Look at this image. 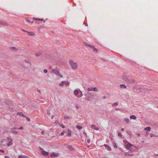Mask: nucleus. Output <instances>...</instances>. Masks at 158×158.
<instances>
[{
  "mask_svg": "<svg viewBox=\"0 0 158 158\" xmlns=\"http://www.w3.org/2000/svg\"><path fill=\"white\" fill-rule=\"evenodd\" d=\"M28 34L30 36H33L35 35V34L34 33L32 32H27Z\"/></svg>",
  "mask_w": 158,
  "mask_h": 158,
  "instance_id": "obj_16",
  "label": "nucleus"
},
{
  "mask_svg": "<svg viewBox=\"0 0 158 158\" xmlns=\"http://www.w3.org/2000/svg\"><path fill=\"white\" fill-rule=\"evenodd\" d=\"M7 143V141L6 139H3L1 141V145L2 146H5Z\"/></svg>",
  "mask_w": 158,
  "mask_h": 158,
  "instance_id": "obj_6",
  "label": "nucleus"
},
{
  "mask_svg": "<svg viewBox=\"0 0 158 158\" xmlns=\"http://www.w3.org/2000/svg\"><path fill=\"white\" fill-rule=\"evenodd\" d=\"M115 110H120V111H121L122 110V109H121V108H116L115 109Z\"/></svg>",
  "mask_w": 158,
  "mask_h": 158,
  "instance_id": "obj_37",
  "label": "nucleus"
},
{
  "mask_svg": "<svg viewBox=\"0 0 158 158\" xmlns=\"http://www.w3.org/2000/svg\"><path fill=\"white\" fill-rule=\"evenodd\" d=\"M19 129V130H22L23 129V127H20L18 128Z\"/></svg>",
  "mask_w": 158,
  "mask_h": 158,
  "instance_id": "obj_49",
  "label": "nucleus"
},
{
  "mask_svg": "<svg viewBox=\"0 0 158 158\" xmlns=\"http://www.w3.org/2000/svg\"><path fill=\"white\" fill-rule=\"evenodd\" d=\"M90 139H88L87 140V142L88 143H89L90 142Z\"/></svg>",
  "mask_w": 158,
  "mask_h": 158,
  "instance_id": "obj_52",
  "label": "nucleus"
},
{
  "mask_svg": "<svg viewBox=\"0 0 158 158\" xmlns=\"http://www.w3.org/2000/svg\"><path fill=\"white\" fill-rule=\"evenodd\" d=\"M84 44H85V45L86 46H87V47H90V45H89V44H87V43H84Z\"/></svg>",
  "mask_w": 158,
  "mask_h": 158,
  "instance_id": "obj_34",
  "label": "nucleus"
},
{
  "mask_svg": "<svg viewBox=\"0 0 158 158\" xmlns=\"http://www.w3.org/2000/svg\"><path fill=\"white\" fill-rule=\"evenodd\" d=\"M104 146L106 148V147H108L109 146L107 144H105L104 145Z\"/></svg>",
  "mask_w": 158,
  "mask_h": 158,
  "instance_id": "obj_53",
  "label": "nucleus"
},
{
  "mask_svg": "<svg viewBox=\"0 0 158 158\" xmlns=\"http://www.w3.org/2000/svg\"><path fill=\"white\" fill-rule=\"evenodd\" d=\"M17 129V128L16 127H14V128H12L11 129H13V130H14L15 129Z\"/></svg>",
  "mask_w": 158,
  "mask_h": 158,
  "instance_id": "obj_61",
  "label": "nucleus"
},
{
  "mask_svg": "<svg viewBox=\"0 0 158 158\" xmlns=\"http://www.w3.org/2000/svg\"><path fill=\"white\" fill-rule=\"evenodd\" d=\"M64 132H62L61 133V135H64Z\"/></svg>",
  "mask_w": 158,
  "mask_h": 158,
  "instance_id": "obj_64",
  "label": "nucleus"
},
{
  "mask_svg": "<svg viewBox=\"0 0 158 158\" xmlns=\"http://www.w3.org/2000/svg\"><path fill=\"white\" fill-rule=\"evenodd\" d=\"M124 121L127 123H128L129 122V120L128 118H126L124 119Z\"/></svg>",
  "mask_w": 158,
  "mask_h": 158,
  "instance_id": "obj_19",
  "label": "nucleus"
},
{
  "mask_svg": "<svg viewBox=\"0 0 158 158\" xmlns=\"http://www.w3.org/2000/svg\"><path fill=\"white\" fill-rule=\"evenodd\" d=\"M64 84H65L66 85H69V82L67 81H64Z\"/></svg>",
  "mask_w": 158,
  "mask_h": 158,
  "instance_id": "obj_27",
  "label": "nucleus"
},
{
  "mask_svg": "<svg viewBox=\"0 0 158 158\" xmlns=\"http://www.w3.org/2000/svg\"><path fill=\"white\" fill-rule=\"evenodd\" d=\"M0 24H1L2 25L6 26H8V24L7 23V22L5 21H3L0 22Z\"/></svg>",
  "mask_w": 158,
  "mask_h": 158,
  "instance_id": "obj_7",
  "label": "nucleus"
},
{
  "mask_svg": "<svg viewBox=\"0 0 158 158\" xmlns=\"http://www.w3.org/2000/svg\"><path fill=\"white\" fill-rule=\"evenodd\" d=\"M67 147L70 150L72 151L74 150V148H73V147L70 145H68L67 146Z\"/></svg>",
  "mask_w": 158,
  "mask_h": 158,
  "instance_id": "obj_15",
  "label": "nucleus"
},
{
  "mask_svg": "<svg viewBox=\"0 0 158 158\" xmlns=\"http://www.w3.org/2000/svg\"><path fill=\"white\" fill-rule=\"evenodd\" d=\"M69 63L73 69L75 70L77 69L78 67L77 64L74 62L72 60H71L69 61Z\"/></svg>",
  "mask_w": 158,
  "mask_h": 158,
  "instance_id": "obj_1",
  "label": "nucleus"
},
{
  "mask_svg": "<svg viewBox=\"0 0 158 158\" xmlns=\"http://www.w3.org/2000/svg\"><path fill=\"white\" fill-rule=\"evenodd\" d=\"M76 128L79 130H81L82 128V127L81 126L77 125L76 126Z\"/></svg>",
  "mask_w": 158,
  "mask_h": 158,
  "instance_id": "obj_28",
  "label": "nucleus"
},
{
  "mask_svg": "<svg viewBox=\"0 0 158 158\" xmlns=\"http://www.w3.org/2000/svg\"><path fill=\"white\" fill-rule=\"evenodd\" d=\"M79 91H80V90L79 89H75L73 92H74V95L76 96H77L78 94V92H79Z\"/></svg>",
  "mask_w": 158,
  "mask_h": 158,
  "instance_id": "obj_10",
  "label": "nucleus"
},
{
  "mask_svg": "<svg viewBox=\"0 0 158 158\" xmlns=\"http://www.w3.org/2000/svg\"><path fill=\"white\" fill-rule=\"evenodd\" d=\"M6 104L9 105L11 103L10 101L9 100H6L5 102Z\"/></svg>",
  "mask_w": 158,
  "mask_h": 158,
  "instance_id": "obj_18",
  "label": "nucleus"
},
{
  "mask_svg": "<svg viewBox=\"0 0 158 158\" xmlns=\"http://www.w3.org/2000/svg\"><path fill=\"white\" fill-rule=\"evenodd\" d=\"M89 94L91 95V96L92 97H94V95L91 93H89Z\"/></svg>",
  "mask_w": 158,
  "mask_h": 158,
  "instance_id": "obj_51",
  "label": "nucleus"
},
{
  "mask_svg": "<svg viewBox=\"0 0 158 158\" xmlns=\"http://www.w3.org/2000/svg\"><path fill=\"white\" fill-rule=\"evenodd\" d=\"M11 132L13 134H17L18 133V132L15 130L11 129Z\"/></svg>",
  "mask_w": 158,
  "mask_h": 158,
  "instance_id": "obj_21",
  "label": "nucleus"
},
{
  "mask_svg": "<svg viewBox=\"0 0 158 158\" xmlns=\"http://www.w3.org/2000/svg\"><path fill=\"white\" fill-rule=\"evenodd\" d=\"M118 102H115L114 103L113 105H112V106H114V105L115 106H117L118 105Z\"/></svg>",
  "mask_w": 158,
  "mask_h": 158,
  "instance_id": "obj_36",
  "label": "nucleus"
},
{
  "mask_svg": "<svg viewBox=\"0 0 158 158\" xmlns=\"http://www.w3.org/2000/svg\"><path fill=\"white\" fill-rule=\"evenodd\" d=\"M41 134L43 135H44V131H42L41 132Z\"/></svg>",
  "mask_w": 158,
  "mask_h": 158,
  "instance_id": "obj_56",
  "label": "nucleus"
},
{
  "mask_svg": "<svg viewBox=\"0 0 158 158\" xmlns=\"http://www.w3.org/2000/svg\"><path fill=\"white\" fill-rule=\"evenodd\" d=\"M38 20H40V21H43L44 20L43 19H37Z\"/></svg>",
  "mask_w": 158,
  "mask_h": 158,
  "instance_id": "obj_48",
  "label": "nucleus"
},
{
  "mask_svg": "<svg viewBox=\"0 0 158 158\" xmlns=\"http://www.w3.org/2000/svg\"><path fill=\"white\" fill-rule=\"evenodd\" d=\"M129 77H130L126 73H124L122 77V79L126 83Z\"/></svg>",
  "mask_w": 158,
  "mask_h": 158,
  "instance_id": "obj_2",
  "label": "nucleus"
},
{
  "mask_svg": "<svg viewBox=\"0 0 158 158\" xmlns=\"http://www.w3.org/2000/svg\"><path fill=\"white\" fill-rule=\"evenodd\" d=\"M94 49L93 50L94 51L97 52L98 51V50L97 49H96L95 47H94Z\"/></svg>",
  "mask_w": 158,
  "mask_h": 158,
  "instance_id": "obj_43",
  "label": "nucleus"
},
{
  "mask_svg": "<svg viewBox=\"0 0 158 158\" xmlns=\"http://www.w3.org/2000/svg\"><path fill=\"white\" fill-rule=\"evenodd\" d=\"M17 114L23 117H26V116L22 112H18Z\"/></svg>",
  "mask_w": 158,
  "mask_h": 158,
  "instance_id": "obj_11",
  "label": "nucleus"
},
{
  "mask_svg": "<svg viewBox=\"0 0 158 158\" xmlns=\"http://www.w3.org/2000/svg\"><path fill=\"white\" fill-rule=\"evenodd\" d=\"M25 61L26 62H27V63H30V65H31V61L30 60H25Z\"/></svg>",
  "mask_w": 158,
  "mask_h": 158,
  "instance_id": "obj_32",
  "label": "nucleus"
},
{
  "mask_svg": "<svg viewBox=\"0 0 158 158\" xmlns=\"http://www.w3.org/2000/svg\"><path fill=\"white\" fill-rule=\"evenodd\" d=\"M130 119L134 120H135L136 119V117L134 115H131L130 116Z\"/></svg>",
  "mask_w": 158,
  "mask_h": 158,
  "instance_id": "obj_17",
  "label": "nucleus"
},
{
  "mask_svg": "<svg viewBox=\"0 0 158 158\" xmlns=\"http://www.w3.org/2000/svg\"><path fill=\"white\" fill-rule=\"evenodd\" d=\"M0 151L2 153L4 152V151L2 150H0Z\"/></svg>",
  "mask_w": 158,
  "mask_h": 158,
  "instance_id": "obj_58",
  "label": "nucleus"
},
{
  "mask_svg": "<svg viewBox=\"0 0 158 158\" xmlns=\"http://www.w3.org/2000/svg\"><path fill=\"white\" fill-rule=\"evenodd\" d=\"M124 155L125 156H132L133 155V154L130 152H128L125 153Z\"/></svg>",
  "mask_w": 158,
  "mask_h": 158,
  "instance_id": "obj_8",
  "label": "nucleus"
},
{
  "mask_svg": "<svg viewBox=\"0 0 158 158\" xmlns=\"http://www.w3.org/2000/svg\"><path fill=\"white\" fill-rule=\"evenodd\" d=\"M107 148H107L108 150L109 151L111 150V148L109 146Z\"/></svg>",
  "mask_w": 158,
  "mask_h": 158,
  "instance_id": "obj_46",
  "label": "nucleus"
},
{
  "mask_svg": "<svg viewBox=\"0 0 158 158\" xmlns=\"http://www.w3.org/2000/svg\"><path fill=\"white\" fill-rule=\"evenodd\" d=\"M5 158H9V156H5Z\"/></svg>",
  "mask_w": 158,
  "mask_h": 158,
  "instance_id": "obj_62",
  "label": "nucleus"
},
{
  "mask_svg": "<svg viewBox=\"0 0 158 158\" xmlns=\"http://www.w3.org/2000/svg\"><path fill=\"white\" fill-rule=\"evenodd\" d=\"M42 154L44 155H47L48 154V153L44 151H43L42 152Z\"/></svg>",
  "mask_w": 158,
  "mask_h": 158,
  "instance_id": "obj_20",
  "label": "nucleus"
},
{
  "mask_svg": "<svg viewBox=\"0 0 158 158\" xmlns=\"http://www.w3.org/2000/svg\"><path fill=\"white\" fill-rule=\"evenodd\" d=\"M26 118V119L28 121H30V118L28 117H27L26 116L25 117Z\"/></svg>",
  "mask_w": 158,
  "mask_h": 158,
  "instance_id": "obj_35",
  "label": "nucleus"
},
{
  "mask_svg": "<svg viewBox=\"0 0 158 158\" xmlns=\"http://www.w3.org/2000/svg\"><path fill=\"white\" fill-rule=\"evenodd\" d=\"M151 127H147L144 128V130L145 131L148 130L150 131L151 130Z\"/></svg>",
  "mask_w": 158,
  "mask_h": 158,
  "instance_id": "obj_23",
  "label": "nucleus"
},
{
  "mask_svg": "<svg viewBox=\"0 0 158 158\" xmlns=\"http://www.w3.org/2000/svg\"><path fill=\"white\" fill-rule=\"evenodd\" d=\"M118 135L120 137H121L122 136V135L120 132H119L118 133Z\"/></svg>",
  "mask_w": 158,
  "mask_h": 158,
  "instance_id": "obj_39",
  "label": "nucleus"
},
{
  "mask_svg": "<svg viewBox=\"0 0 158 158\" xmlns=\"http://www.w3.org/2000/svg\"><path fill=\"white\" fill-rule=\"evenodd\" d=\"M67 135L69 137L71 136V131L70 130H68V133Z\"/></svg>",
  "mask_w": 158,
  "mask_h": 158,
  "instance_id": "obj_24",
  "label": "nucleus"
},
{
  "mask_svg": "<svg viewBox=\"0 0 158 158\" xmlns=\"http://www.w3.org/2000/svg\"><path fill=\"white\" fill-rule=\"evenodd\" d=\"M83 133L84 134H85V135H86V136H87V133H86L85 132V131H84L83 132Z\"/></svg>",
  "mask_w": 158,
  "mask_h": 158,
  "instance_id": "obj_55",
  "label": "nucleus"
},
{
  "mask_svg": "<svg viewBox=\"0 0 158 158\" xmlns=\"http://www.w3.org/2000/svg\"><path fill=\"white\" fill-rule=\"evenodd\" d=\"M148 134H149L148 132L147 131L146 132V133L145 136H147L148 135Z\"/></svg>",
  "mask_w": 158,
  "mask_h": 158,
  "instance_id": "obj_50",
  "label": "nucleus"
},
{
  "mask_svg": "<svg viewBox=\"0 0 158 158\" xmlns=\"http://www.w3.org/2000/svg\"><path fill=\"white\" fill-rule=\"evenodd\" d=\"M64 118L66 119H69L70 118L68 116H65Z\"/></svg>",
  "mask_w": 158,
  "mask_h": 158,
  "instance_id": "obj_40",
  "label": "nucleus"
},
{
  "mask_svg": "<svg viewBox=\"0 0 158 158\" xmlns=\"http://www.w3.org/2000/svg\"><path fill=\"white\" fill-rule=\"evenodd\" d=\"M89 97H87L86 98H85V99H86V100H89Z\"/></svg>",
  "mask_w": 158,
  "mask_h": 158,
  "instance_id": "obj_60",
  "label": "nucleus"
},
{
  "mask_svg": "<svg viewBox=\"0 0 158 158\" xmlns=\"http://www.w3.org/2000/svg\"><path fill=\"white\" fill-rule=\"evenodd\" d=\"M22 30V31H23L26 32H27V31H25V30Z\"/></svg>",
  "mask_w": 158,
  "mask_h": 158,
  "instance_id": "obj_63",
  "label": "nucleus"
},
{
  "mask_svg": "<svg viewBox=\"0 0 158 158\" xmlns=\"http://www.w3.org/2000/svg\"><path fill=\"white\" fill-rule=\"evenodd\" d=\"M113 145L114 147L115 148H117V144H116V143H115L114 142L113 143Z\"/></svg>",
  "mask_w": 158,
  "mask_h": 158,
  "instance_id": "obj_29",
  "label": "nucleus"
},
{
  "mask_svg": "<svg viewBox=\"0 0 158 158\" xmlns=\"http://www.w3.org/2000/svg\"><path fill=\"white\" fill-rule=\"evenodd\" d=\"M132 146V144L130 143H128L126 146V148L127 150H129L130 148Z\"/></svg>",
  "mask_w": 158,
  "mask_h": 158,
  "instance_id": "obj_9",
  "label": "nucleus"
},
{
  "mask_svg": "<svg viewBox=\"0 0 158 158\" xmlns=\"http://www.w3.org/2000/svg\"><path fill=\"white\" fill-rule=\"evenodd\" d=\"M12 142H9L7 145L8 146H10L11 145H12Z\"/></svg>",
  "mask_w": 158,
  "mask_h": 158,
  "instance_id": "obj_38",
  "label": "nucleus"
},
{
  "mask_svg": "<svg viewBox=\"0 0 158 158\" xmlns=\"http://www.w3.org/2000/svg\"><path fill=\"white\" fill-rule=\"evenodd\" d=\"M119 86L122 89H126L127 88V86L123 84H120Z\"/></svg>",
  "mask_w": 158,
  "mask_h": 158,
  "instance_id": "obj_13",
  "label": "nucleus"
},
{
  "mask_svg": "<svg viewBox=\"0 0 158 158\" xmlns=\"http://www.w3.org/2000/svg\"><path fill=\"white\" fill-rule=\"evenodd\" d=\"M44 72L45 73H47L48 72V70L46 69H45L44 70Z\"/></svg>",
  "mask_w": 158,
  "mask_h": 158,
  "instance_id": "obj_44",
  "label": "nucleus"
},
{
  "mask_svg": "<svg viewBox=\"0 0 158 158\" xmlns=\"http://www.w3.org/2000/svg\"><path fill=\"white\" fill-rule=\"evenodd\" d=\"M10 49L15 51H16L18 50V49L16 48L15 47H11L10 48Z\"/></svg>",
  "mask_w": 158,
  "mask_h": 158,
  "instance_id": "obj_26",
  "label": "nucleus"
},
{
  "mask_svg": "<svg viewBox=\"0 0 158 158\" xmlns=\"http://www.w3.org/2000/svg\"><path fill=\"white\" fill-rule=\"evenodd\" d=\"M55 123L57 124H60L58 120H56L55 122Z\"/></svg>",
  "mask_w": 158,
  "mask_h": 158,
  "instance_id": "obj_33",
  "label": "nucleus"
},
{
  "mask_svg": "<svg viewBox=\"0 0 158 158\" xmlns=\"http://www.w3.org/2000/svg\"><path fill=\"white\" fill-rule=\"evenodd\" d=\"M90 47L93 49V48H94L95 47L94 46L91 45Z\"/></svg>",
  "mask_w": 158,
  "mask_h": 158,
  "instance_id": "obj_57",
  "label": "nucleus"
},
{
  "mask_svg": "<svg viewBox=\"0 0 158 158\" xmlns=\"http://www.w3.org/2000/svg\"><path fill=\"white\" fill-rule=\"evenodd\" d=\"M80 92H81V94H80V96L79 97H81L83 96V94H82V92L80 90Z\"/></svg>",
  "mask_w": 158,
  "mask_h": 158,
  "instance_id": "obj_45",
  "label": "nucleus"
},
{
  "mask_svg": "<svg viewBox=\"0 0 158 158\" xmlns=\"http://www.w3.org/2000/svg\"><path fill=\"white\" fill-rule=\"evenodd\" d=\"M7 140H8V141H9V142H12V139H11L10 138H9V137H8L7 138Z\"/></svg>",
  "mask_w": 158,
  "mask_h": 158,
  "instance_id": "obj_31",
  "label": "nucleus"
},
{
  "mask_svg": "<svg viewBox=\"0 0 158 158\" xmlns=\"http://www.w3.org/2000/svg\"><path fill=\"white\" fill-rule=\"evenodd\" d=\"M26 21L27 22H28V23H30V21L28 19H26Z\"/></svg>",
  "mask_w": 158,
  "mask_h": 158,
  "instance_id": "obj_54",
  "label": "nucleus"
},
{
  "mask_svg": "<svg viewBox=\"0 0 158 158\" xmlns=\"http://www.w3.org/2000/svg\"><path fill=\"white\" fill-rule=\"evenodd\" d=\"M41 54V52H38V53H36L35 54V55L37 56H40Z\"/></svg>",
  "mask_w": 158,
  "mask_h": 158,
  "instance_id": "obj_30",
  "label": "nucleus"
},
{
  "mask_svg": "<svg viewBox=\"0 0 158 158\" xmlns=\"http://www.w3.org/2000/svg\"><path fill=\"white\" fill-rule=\"evenodd\" d=\"M19 158H28V156L25 155H20L19 156Z\"/></svg>",
  "mask_w": 158,
  "mask_h": 158,
  "instance_id": "obj_14",
  "label": "nucleus"
},
{
  "mask_svg": "<svg viewBox=\"0 0 158 158\" xmlns=\"http://www.w3.org/2000/svg\"><path fill=\"white\" fill-rule=\"evenodd\" d=\"M91 127L92 128L98 131L99 130V128L98 127H95V126L93 124L91 125Z\"/></svg>",
  "mask_w": 158,
  "mask_h": 158,
  "instance_id": "obj_12",
  "label": "nucleus"
},
{
  "mask_svg": "<svg viewBox=\"0 0 158 158\" xmlns=\"http://www.w3.org/2000/svg\"><path fill=\"white\" fill-rule=\"evenodd\" d=\"M52 71L53 73L58 76H60L61 78L63 77L62 75L60 74L59 71H58L57 69H52Z\"/></svg>",
  "mask_w": 158,
  "mask_h": 158,
  "instance_id": "obj_3",
  "label": "nucleus"
},
{
  "mask_svg": "<svg viewBox=\"0 0 158 158\" xmlns=\"http://www.w3.org/2000/svg\"><path fill=\"white\" fill-rule=\"evenodd\" d=\"M150 137H152L153 136H155V135L154 134H150Z\"/></svg>",
  "mask_w": 158,
  "mask_h": 158,
  "instance_id": "obj_41",
  "label": "nucleus"
},
{
  "mask_svg": "<svg viewBox=\"0 0 158 158\" xmlns=\"http://www.w3.org/2000/svg\"><path fill=\"white\" fill-rule=\"evenodd\" d=\"M57 156V154H55L54 153H52L51 155V156L52 157H56Z\"/></svg>",
  "mask_w": 158,
  "mask_h": 158,
  "instance_id": "obj_22",
  "label": "nucleus"
},
{
  "mask_svg": "<svg viewBox=\"0 0 158 158\" xmlns=\"http://www.w3.org/2000/svg\"><path fill=\"white\" fill-rule=\"evenodd\" d=\"M37 19H37V18H35V17L33 18V19L34 20H37Z\"/></svg>",
  "mask_w": 158,
  "mask_h": 158,
  "instance_id": "obj_59",
  "label": "nucleus"
},
{
  "mask_svg": "<svg viewBox=\"0 0 158 158\" xmlns=\"http://www.w3.org/2000/svg\"><path fill=\"white\" fill-rule=\"evenodd\" d=\"M47 114L48 115H50V114H51V113H50V111L48 110L47 111Z\"/></svg>",
  "mask_w": 158,
  "mask_h": 158,
  "instance_id": "obj_47",
  "label": "nucleus"
},
{
  "mask_svg": "<svg viewBox=\"0 0 158 158\" xmlns=\"http://www.w3.org/2000/svg\"><path fill=\"white\" fill-rule=\"evenodd\" d=\"M87 90L89 91H93L95 92H97L98 91V89L96 87H89L88 88Z\"/></svg>",
  "mask_w": 158,
  "mask_h": 158,
  "instance_id": "obj_4",
  "label": "nucleus"
},
{
  "mask_svg": "<svg viewBox=\"0 0 158 158\" xmlns=\"http://www.w3.org/2000/svg\"><path fill=\"white\" fill-rule=\"evenodd\" d=\"M64 81H62L59 84V86H60L62 87L64 85Z\"/></svg>",
  "mask_w": 158,
  "mask_h": 158,
  "instance_id": "obj_25",
  "label": "nucleus"
},
{
  "mask_svg": "<svg viewBox=\"0 0 158 158\" xmlns=\"http://www.w3.org/2000/svg\"><path fill=\"white\" fill-rule=\"evenodd\" d=\"M60 125V126L63 128H64L65 127V126L63 124H61Z\"/></svg>",
  "mask_w": 158,
  "mask_h": 158,
  "instance_id": "obj_42",
  "label": "nucleus"
},
{
  "mask_svg": "<svg viewBox=\"0 0 158 158\" xmlns=\"http://www.w3.org/2000/svg\"><path fill=\"white\" fill-rule=\"evenodd\" d=\"M135 81H136L135 79L131 78L129 77V79L127 82V83L129 84H133V83H135Z\"/></svg>",
  "mask_w": 158,
  "mask_h": 158,
  "instance_id": "obj_5",
  "label": "nucleus"
}]
</instances>
